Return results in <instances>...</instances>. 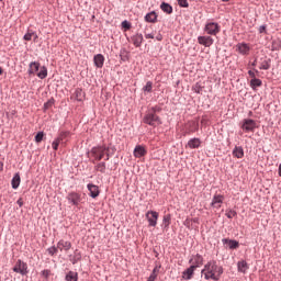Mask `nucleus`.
<instances>
[{
  "label": "nucleus",
  "instance_id": "nucleus-1",
  "mask_svg": "<svg viewBox=\"0 0 281 281\" xmlns=\"http://www.w3.org/2000/svg\"><path fill=\"white\" fill-rule=\"evenodd\" d=\"M201 273L206 280L218 281L223 276V268L215 260H212L204 265Z\"/></svg>",
  "mask_w": 281,
  "mask_h": 281
},
{
  "label": "nucleus",
  "instance_id": "nucleus-7",
  "mask_svg": "<svg viewBox=\"0 0 281 281\" xmlns=\"http://www.w3.org/2000/svg\"><path fill=\"white\" fill-rule=\"evenodd\" d=\"M225 201V196L221 194H215L211 202V207L215 210H221L223 202Z\"/></svg>",
  "mask_w": 281,
  "mask_h": 281
},
{
  "label": "nucleus",
  "instance_id": "nucleus-51",
  "mask_svg": "<svg viewBox=\"0 0 281 281\" xmlns=\"http://www.w3.org/2000/svg\"><path fill=\"white\" fill-rule=\"evenodd\" d=\"M248 75L250 76V78H256V72H254L252 70H249L248 71Z\"/></svg>",
  "mask_w": 281,
  "mask_h": 281
},
{
  "label": "nucleus",
  "instance_id": "nucleus-17",
  "mask_svg": "<svg viewBox=\"0 0 281 281\" xmlns=\"http://www.w3.org/2000/svg\"><path fill=\"white\" fill-rule=\"evenodd\" d=\"M196 270L195 266H191L187 270L182 272V278L184 280H192V276H194V271Z\"/></svg>",
  "mask_w": 281,
  "mask_h": 281
},
{
  "label": "nucleus",
  "instance_id": "nucleus-22",
  "mask_svg": "<svg viewBox=\"0 0 281 281\" xmlns=\"http://www.w3.org/2000/svg\"><path fill=\"white\" fill-rule=\"evenodd\" d=\"M146 155V148L142 147V146H136L134 149V157H137L138 159L142 157H145Z\"/></svg>",
  "mask_w": 281,
  "mask_h": 281
},
{
  "label": "nucleus",
  "instance_id": "nucleus-54",
  "mask_svg": "<svg viewBox=\"0 0 281 281\" xmlns=\"http://www.w3.org/2000/svg\"><path fill=\"white\" fill-rule=\"evenodd\" d=\"M256 65H258V59H255V61L252 63V67H256Z\"/></svg>",
  "mask_w": 281,
  "mask_h": 281
},
{
  "label": "nucleus",
  "instance_id": "nucleus-59",
  "mask_svg": "<svg viewBox=\"0 0 281 281\" xmlns=\"http://www.w3.org/2000/svg\"><path fill=\"white\" fill-rule=\"evenodd\" d=\"M224 3H227V1H231V0H222Z\"/></svg>",
  "mask_w": 281,
  "mask_h": 281
},
{
  "label": "nucleus",
  "instance_id": "nucleus-43",
  "mask_svg": "<svg viewBox=\"0 0 281 281\" xmlns=\"http://www.w3.org/2000/svg\"><path fill=\"white\" fill-rule=\"evenodd\" d=\"M60 144H63L60 139L56 138L52 144L53 149L58 150V146H60Z\"/></svg>",
  "mask_w": 281,
  "mask_h": 281
},
{
  "label": "nucleus",
  "instance_id": "nucleus-58",
  "mask_svg": "<svg viewBox=\"0 0 281 281\" xmlns=\"http://www.w3.org/2000/svg\"><path fill=\"white\" fill-rule=\"evenodd\" d=\"M1 74H3V69L0 67V76H1Z\"/></svg>",
  "mask_w": 281,
  "mask_h": 281
},
{
  "label": "nucleus",
  "instance_id": "nucleus-6",
  "mask_svg": "<svg viewBox=\"0 0 281 281\" xmlns=\"http://www.w3.org/2000/svg\"><path fill=\"white\" fill-rule=\"evenodd\" d=\"M146 218L149 223V227H157V221H159V213L157 211H148Z\"/></svg>",
  "mask_w": 281,
  "mask_h": 281
},
{
  "label": "nucleus",
  "instance_id": "nucleus-47",
  "mask_svg": "<svg viewBox=\"0 0 281 281\" xmlns=\"http://www.w3.org/2000/svg\"><path fill=\"white\" fill-rule=\"evenodd\" d=\"M42 276H43L44 278H49L50 271H49V270H44V271L42 272Z\"/></svg>",
  "mask_w": 281,
  "mask_h": 281
},
{
  "label": "nucleus",
  "instance_id": "nucleus-25",
  "mask_svg": "<svg viewBox=\"0 0 281 281\" xmlns=\"http://www.w3.org/2000/svg\"><path fill=\"white\" fill-rule=\"evenodd\" d=\"M233 156H235L237 159H243L245 157V150L243 147H235L233 150Z\"/></svg>",
  "mask_w": 281,
  "mask_h": 281
},
{
  "label": "nucleus",
  "instance_id": "nucleus-29",
  "mask_svg": "<svg viewBox=\"0 0 281 281\" xmlns=\"http://www.w3.org/2000/svg\"><path fill=\"white\" fill-rule=\"evenodd\" d=\"M36 76L41 80H45V78H47V67H45V66L41 67L40 71L36 74Z\"/></svg>",
  "mask_w": 281,
  "mask_h": 281
},
{
  "label": "nucleus",
  "instance_id": "nucleus-10",
  "mask_svg": "<svg viewBox=\"0 0 281 281\" xmlns=\"http://www.w3.org/2000/svg\"><path fill=\"white\" fill-rule=\"evenodd\" d=\"M198 43L204 47H212V45H214V38H212V36H199Z\"/></svg>",
  "mask_w": 281,
  "mask_h": 281
},
{
  "label": "nucleus",
  "instance_id": "nucleus-13",
  "mask_svg": "<svg viewBox=\"0 0 281 281\" xmlns=\"http://www.w3.org/2000/svg\"><path fill=\"white\" fill-rule=\"evenodd\" d=\"M88 190H89L90 196L92 199H98V196H100V189L98 186L89 183Z\"/></svg>",
  "mask_w": 281,
  "mask_h": 281
},
{
  "label": "nucleus",
  "instance_id": "nucleus-57",
  "mask_svg": "<svg viewBox=\"0 0 281 281\" xmlns=\"http://www.w3.org/2000/svg\"><path fill=\"white\" fill-rule=\"evenodd\" d=\"M0 168L1 170H3V162H0Z\"/></svg>",
  "mask_w": 281,
  "mask_h": 281
},
{
  "label": "nucleus",
  "instance_id": "nucleus-38",
  "mask_svg": "<svg viewBox=\"0 0 281 281\" xmlns=\"http://www.w3.org/2000/svg\"><path fill=\"white\" fill-rule=\"evenodd\" d=\"M33 36H36V32L29 30L23 38H24V41H32Z\"/></svg>",
  "mask_w": 281,
  "mask_h": 281
},
{
  "label": "nucleus",
  "instance_id": "nucleus-18",
  "mask_svg": "<svg viewBox=\"0 0 281 281\" xmlns=\"http://www.w3.org/2000/svg\"><path fill=\"white\" fill-rule=\"evenodd\" d=\"M186 127H187V133H196V131H199V122H195V121L188 122Z\"/></svg>",
  "mask_w": 281,
  "mask_h": 281
},
{
  "label": "nucleus",
  "instance_id": "nucleus-45",
  "mask_svg": "<svg viewBox=\"0 0 281 281\" xmlns=\"http://www.w3.org/2000/svg\"><path fill=\"white\" fill-rule=\"evenodd\" d=\"M122 27H124V30H131V23H128V21H123Z\"/></svg>",
  "mask_w": 281,
  "mask_h": 281
},
{
  "label": "nucleus",
  "instance_id": "nucleus-11",
  "mask_svg": "<svg viewBox=\"0 0 281 281\" xmlns=\"http://www.w3.org/2000/svg\"><path fill=\"white\" fill-rule=\"evenodd\" d=\"M67 199H68L69 203H71L72 205H79L80 201H82L80 193H76V192H70L67 195Z\"/></svg>",
  "mask_w": 281,
  "mask_h": 281
},
{
  "label": "nucleus",
  "instance_id": "nucleus-19",
  "mask_svg": "<svg viewBox=\"0 0 281 281\" xmlns=\"http://www.w3.org/2000/svg\"><path fill=\"white\" fill-rule=\"evenodd\" d=\"M95 67L102 69L104 67V56L102 54H98L93 58Z\"/></svg>",
  "mask_w": 281,
  "mask_h": 281
},
{
  "label": "nucleus",
  "instance_id": "nucleus-14",
  "mask_svg": "<svg viewBox=\"0 0 281 281\" xmlns=\"http://www.w3.org/2000/svg\"><path fill=\"white\" fill-rule=\"evenodd\" d=\"M190 263L192 265L191 267H195V269L198 267H201L203 265V256L201 255H195L190 259Z\"/></svg>",
  "mask_w": 281,
  "mask_h": 281
},
{
  "label": "nucleus",
  "instance_id": "nucleus-5",
  "mask_svg": "<svg viewBox=\"0 0 281 281\" xmlns=\"http://www.w3.org/2000/svg\"><path fill=\"white\" fill-rule=\"evenodd\" d=\"M14 273H20V276H27V263L19 259L13 267Z\"/></svg>",
  "mask_w": 281,
  "mask_h": 281
},
{
  "label": "nucleus",
  "instance_id": "nucleus-48",
  "mask_svg": "<svg viewBox=\"0 0 281 281\" xmlns=\"http://www.w3.org/2000/svg\"><path fill=\"white\" fill-rule=\"evenodd\" d=\"M193 91L195 93H201V86L196 85L195 87H193Z\"/></svg>",
  "mask_w": 281,
  "mask_h": 281
},
{
  "label": "nucleus",
  "instance_id": "nucleus-23",
  "mask_svg": "<svg viewBox=\"0 0 281 281\" xmlns=\"http://www.w3.org/2000/svg\"><path fill=\"white\" fill-rule=\"evenodd\" d=\"M145 21L147 23H157V13L151 11L145 15Z\"/></svg>",
  "mask_w": 281,
  "mask_h": 281
},
{
  "label": "nucleus",
  "instance_id": "nucleus-53",
  "mask_svg": "<svg viewBox=\"0 0 281 281\" xmlns=\"http://www.w3.org/2000/svg\"><path fill=\"white\" fill-rule=\"evenodd\" d=\"M33 41L34 43H36V41H38V35L35 33V35H33Z\"/></svg>",
  "mask_w": 281,
  "mask_h": 281
},
{
  "label": "nucleus",
  "instance_id": "nucleus-30",
  "mask_svg": "<svg viewBox=\"0 0 281 281\" xmlns=\"http://www.w3.org/2000/svg\"><path fill=\"white\" fill-rule=\"evenodd\" d=\"M160 9L162 10V12H166L167 14H172V5H170L166 2H162L160 4Z\"/></svg>",
  "mask_w": 281,
  "mask_h": 281
},
{
  "label": "nucleus",
  "instance_id": "nucleus-49",
  "mask_svg": "<svg viewBox=\"0 0 281 281\" xmlns=\"http://www.w3.org/2000/svg\"><path fill=\"white\" fill-rule=\"evenodd\" d=\"M145 38H155V34H153V33H145Z\"/></svg>",
  "mask_w": 281,
  "mask_h": 281
},
{
  "label": "nucleus",
  "instance_id": "nucleus-44",
  "mask_svg": "<svg viewBox=\"0 0 281 281\" xmlns=\"http://www.w3.org/2000/svg\"><path fill=\"white\" fill-rule=\"evenodd\" d=\"M236 211H234V210H227L226 211V216H227V218H234V216H236Z\"/></svg>",
  "mask_w": 281,
  "mask_h": 281
},
{
  "label": "nucleus",
  "instance_id": "nucleus-26",
  "mask_svg": "<svg viewBox=\"0 0 281 281\" xmlns=\"http://www.w3.org/2000/svg\"><path fill=\"white\" fill-rule=\"evenodd\" d=\"M159 269H161V266H156L147 281H155V280H157V277L159 276Z\"/></svg>",
  "mask_w": 281,
  "mask_h": 281
},
{
  "label": "nucleus",
  "instance_id": "nucleus-35",
  "mask_svg": "<svg viewBox=\"0 0 281 281\" xmlns=\"http://www.w3.org/2000/svg\"><path fill=\"white\" fill-rule=\"evenodd\" d=\"M69 132H61L60 134H59V136L57 137V139H59V142L61 143V144H65V142H67V137H69Z\"/></svg>",
  "mask_w": 281,
  "mask_h": 281
},
{
  "label": "nucleus",
  "instance_id": "nucleus-2",
  "mask_svg": "<svg viewBox=\"0 0 281 281\" xmlns=\"http://www.w3.org/2000/svg\"><path fill=\"white\" fill-rule=\"evenodd\" d=\"M91 155L95 159V161H102L105 156V161H109L113 155H115V147L114 146H106V145H100L97 147H93L91 149Z\"/></svg>",
  "mask_w": 281,
  "mask_h": 281
},
{
  "label": "nucleus",
  "instance_id": "nucleus-55",
  "mask_svg": "<svg viewBox=\"0 0 281 281\" xmlns=\"http://www.w3.org/2000/svg\"><path fill=\"white\" fill-rule=\"evenodd\" d=\"M156 38L157 41H162L164 37L161 35H158Z\"/></svg>",
  "mask_w": 281,
  "mask_h": 281
},
{
  "label": "nucleus",
  "instance_id": "nucleus-20",
  "mask_svg": "<svg viewBox=\"0 0 281 281\" xmlns=\"http://www.w3.org/2000/svg\"><path fill=\"white\" fill-rule=\"evenodd\" d=\"M132 43L136 47H142V43H144V35L136 34V35L132 36Z\"/></svg>",
  "mask_w": 281,
  "mask_h": 281
},
{
  "label": "nucleus",
  "instance_id": "nucleus-4",
  "mask_svg": "<svg viewBox=\"0 0 281 281\" xmlns=\"http://www.w3.org/2000/svg\"><path fill=\"white\" fill-rule=\"evenodd\" d=\"M204 32L210 36H216L221 32V25L216 22H207L204 27Z\"/></svg>",
  "mask_w": 281,
  "mask_h": 281
},
{
  "label": "nucleus",
  "instance_id": "nucleus-32",
  "mask_svg": "<svg viewBox=\"0 0 281 281\" xmlns=\"http://www.w3.org/2000/svg\"><path fill=\"white\" fill-rule=\"evenodd\" d=\"M75 98L78 102H82V100H85V92L82 91V89H77L75 91Z\"/></svg>",
  "mask_w": 281,
  "mask_h": 281
},
{
  "label": "nucleus",
  "instance_id": "nucleus-16",
  "mask_svg": "<svg viewBox=\"0 0 281 281\" xmlns=\"http://www.w3.org/2000/svg\"><path fill=\"white\" fill-rule=\"evenodd\" d=\"M237 271H239V273H247V271H249V263H247L245 260L238 261Z\"/></svg>",
  "mask_w": 281,
  "mask_h": 281
},
{
  "label": "nucleus",
  "instance_id": "nucleus-42",
  "mask_svg": "<svg viewBox=\"0 0 281 281\" xmlns=\"http://www.w3.org/2000/svg\"><path fill=\"white\" fill-rule=\"evenodd\" d=\"M47 251H48L49 256H54V255L58 254V247L53 246V247L48 248Z\"/></svg>",
  "mask_w": 281,
  "mask_h": 281
},
{
  "label": "nucleus",
  "instance_id": "nucleus-39",
  "mask_svg": "<svg viewBox=\"0 0 281 281\" xmlns=\"http://www.w3.org/2000/svg\"><path fill=\"white\" fill-rule=\"evenodd\" d=\"M143 91H146L147 93H150L153 91V82L147 81L145 87L143 88Z\"/></svg>",
  "mask_w": 281,
  "mask_h": 281
},
{
  "label": "nucleus",
  "instance_id": "nucleus-34",
  "mask_svg": "<svg viewBox=\"0 0 281 281\" xmlns=\"http://www.w3.org/2000/svg\"><path fill=\"white\" fill-rule=\"evenodd\" d=\"M80 260H82V255H80V252L78 250H76L75 255H74L72 259H70V261L72 262V265H76V263L80 262Z\"/></svg>",
  "mask_w": 281,
  "mask_h": 281
},
{
  "label": "nucleus",
  "instance_id": "nucleus-15",
  "mask_svg": "<svg viewBox=\"0 0 281 281\" xmlns=\"http://www.w3.org/2000/svg\"><path fill=\"white\" fill-rule=\"evenodd\" d=\"M38 69H41V64L37 61H32L29 66L30 76H36V74H38Z\"/></svg>",
  "mask_w": 281,
  "mask_h": 281
},
{
  "label": "nucleus",
  "instance_id": "nucleus-8",
  "mask_svg": "<svg viewBox=\"0 0 281 281\" xmlns=\"http://www.w3.org/2000/svg\"><path fill=\"white\" fill-rule=\"evenodd\" d=\"M236 52L241 54V56H249V52H251V47L247 43H238L236 45Z\"/></svg>",
  "mask_w": 281,
  "mask_h": 281
},
{
  "label": "nucleus",
  "instance_id": "nucleus-27",
  "mask_svg": "<svg viewBox=\"0 0 281 281\" xmlns=\"http://www.w3.org/2000/svg\"><path fill=\"white\" fill-rule=\"evenodd\" d=\"M170 221H171L170 214H167V215L164 216V218H162V229H166V231L169 229Z\"/></svg>",
  "mask_w": 281,
  "mask_h": 281
},
{
  "label": "nucleus",
  "instance_id": "nucleus-28",
  "mask_svg": "<svg viewBox=\"0 0 281 281\" xmlns=\"http://www.w3.org/2000/svg\"><path fill=\"white\" fill-rule=\"evenodd\" d=\"M189 148H199L201 146V139L199 138H192L188 142Z\"/></svg>",
  "mask_w": 281,
  "mask_h": 281
},
{
  "label": "nucleus",
  "instance_id": "nucleus-9",
  "mask_svg": "<svg viewBox=\"0 0 281 281\" xmlns=\"http://www.w3.org/2000/svg\"><path fill=\"white\" fill-rule=\"evenodd\" d=\"M241 128L243 131H246V133L254 132L256 130V121L251 119L244 120Z\"/></svg>",
  "mask_w": 281,
  "mask_h": 281
},
{
  "label": "nucleus",
  "instance_id": "nucleus-36",
  "mask_svg": "<svg viewBox=\"0 0 281 281\" xmlns=\"http://www.w3.org/2000/svg\"><path fill=\"white\" fill-rule=\"evenodd\" d=\"M95 170L98 172H106V162H99L97 166H95Z\"/></svg>",
  "mask_w": 281,
  "mask_h": 281
},
{
  "label": "nucleus",
  "instance_id": "nucleus-52",
  "mask_svg": "<svg viewBox=\"0 0 281 281\" xmlns=\"http://www.w3.org/2000/svg\"><path fill=\"white\" fill-rule=\"evenodd\" d=\"M265 30H267V27H266V26H260V27H259V32H260V34H262V32H265Z\"/></svg>",
  "mask_w": 281,
  "mask_h": 281
},
{
  "label": "nucleus",
  "instance_id": "nucleus-12",
  "mask_svg": "<svg viewBox=\"0 0 281 281\" xmlns=\"http://www.w3.org/2000/svg\"><path fill=\"white\" fill-rule=\"evenodd\" d=\"M57 249H59V251H69V249H71V241H66L65 239H60L57 243Z\"/></svg>",
  "mask_w": 281,
  "mask_h": 281
},
{
  "label": "nucleus",
  "instance_id": "nucleus-56",
  "mask_svg": "<svg viewBox=\"0 0 281 281\" xmlns=\"http://www.w3.org/2000/svg\"><path fill=\"white\" fill-rule=\"evenodd\" d=\"M279 177H281V164L279 165Z\"/></svg>",
  "mask_w": 281,
  "mask_h": 281
},
{
  "label": "nucleus",
  "instance_id": "nucleus-33",
  "mask_svg": "<svg viewBox=\"0 0 281 281\" xmlns=\"http://www.w3.org/2000/svg\"><path fill=\"white\" fill-rule=\"evenodd\" d=\"M66 281H78V272L69 271L66 274Z\"/></svg>",
  "mask_w": 281,
  "mask_h": 281
},
{
  "label": "nucleus",
  "instance_id": "nucleus-3",
  "mask_svg": "<svg viewBox=\"0 0 281 281\" xmlns=\"http://www.w3.org/2000/svg\"><path fill=\"white\" fill-rule=\"evenodd\" d=\"M144 122L149 126H159V124H161V119H159L156 114L155 108L148 111V113L144 117Z\"/></svg>",
  "mask_w": 281,
  "mask_h": 281
},
{
  "label": "nucleus",
  "instance_id": "nucleus-46",
  "mask_svg": "<svg viewBox=\"0 0 281 281\" xmlns=\"http://www.w3.org/2000/svg\"><path fill=\"white\" fill-rule=\"evenodd\" d=\"M50 106H54V101H52V100H49L48 102H46V103L44 104V109H45V110L49 109Z\"/></svg>",
  "mask_w": 281,
  "mask_h": 281
},
{
  "label": "nucleus",
  "instance_id": "nucleus-21",
  "mask_svg": "<svg viewBox=\"0 0 281 281\" xmlns=\"http://www.w3.org/2000/svg\"><path fill=\"white\" fill-rule=\"evenodd\" d=\"M222 243L224 245H228L229 249H238V247H239L238 241L234 240V239L224 238V239H222Z\"/></svg>",
  "mask_w": 281,
  "mask_h": 281
},
{
  "label": "nucleus",
  "instance_id": "nucleus-41",
  "mask_svg": "<svg viewBox=\"0 0 281 281\" xmlns=\"http://www.w3.org/2000/svg\"><path fill=\"white\" fill-rule=\"evenodd\" d=\"M178 4L180 8H190V3H188V0H178Z\"/></svg>",
  "mask_w": 281,
  "mask_h": 281
},
{
  "label": "nucleus",
  "instance_id": "nucleus-40",
  "mask_svg": "<svg viewBox=\"0 0 281 281\" xmlns=\"http://www.w3.org/2000/svg\"><path fill=\"white\" fill-rule=\"evenodd\" d=\"M43 137H45V134L43 132H38L35 136L36 144H41L43 142Z\"/></svg>",
  "mask_w": 281,
  "mask_h": 281
},
{
  "label": "nucleus",
  "instance_id": "nucleus-50",
  "mask_svg": "<svg viewBox=\"0 0 281 281\" xmlns=\"http://www.w3.org/2000/svg\"><path fill=\"white\" fill-rule=\"evenodd\" d=\"M18 205L20 207H23V198H20L18 201H16Z\"/></svg>",
  "mask_w": 281,
  "mask_h": 281
},
{
  "label": "nucleus",
  "instance_id": "nucleus-24",
  "mask_svg": "<svg viewBox=\"0 0 281 281\" xmlns=\"http://www.w3.org/2000/svg\"><path fill=\"white\" fill-rule=\"evenodd\" d=\"M11 184L13 190H16L19 186H21V176L19 173H15L11 180Z\"/></svg>",
  "mask_w": 281,
  "mask_h": 281
},
{
  "label": "nucleus",
  "instance_id": "nucleus-37",
  "mask_svg": "<svg viewBox=\"0 0 281 281\" xmlns=\"http://www.w3.org/2000/svg\"><path fill=\"white\" fill-rule=\"evenodd\" d=\"M271 68V64H269V60L263 59L260 63L259 69H263L265 71H267V69Z\"/></svg>",
  "mask_w": 281,
  "mask_h": 281
},
{
  "label": "nucleus",
  "instance_id": "nucleus-31",
  "mask_svg": "<svg viewBox=\"0 0 281 281\" xmlns=\"http://www.w3.org/2000/svg\"><path fill=\"white\" fill-rule=\"evenodd\" d=\"M250 87L251 89L256 90V88L258 87H262V80L258 79V78H254L250 80Z\"/></svg>",
  "mask_w": 281,
  "mask_h": 281
}]
</instances>
